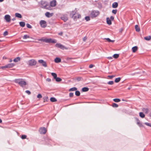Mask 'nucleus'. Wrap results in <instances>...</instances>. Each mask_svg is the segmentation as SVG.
<instances>
[{"instance_id":"79ce46f5","label":"nucleus","mask_w":151,"mask_h":151,"mask_svg":"<svg viewBox=\"0 0 151 151\" xmlns=\"http://www.w3.org/2000/svg\"><path fill=\"white\" fill-rule=\"evenodd\" d=\"M27 136L25 135H22L21 138L22 139H24L26 138Z\"/></svg>"},{"instance_id":"72a5a7b5","label":"nucleus","mask_w":151,"mask_h":151,"mask_svg":"<svg viewBox=\"0 0 151 151\" xmlns=\"http://www.w3.org/2000/svg\"><path fill=\"white\" fill-rule=\"evenodd\" d=\"M113 101L116 102H118L121 101V100L119 99H113Z\"/></svg>"},{"instance_id":"9d476101","label":"nucleus","mask_w":151,"mask_h":151,"mask_svg":"<svg viewBox=\"0 0 151 151\" xmlns=\"http://www.w3.org/2000/svg\"><path fill=\"white\" fill-rule=\"evenodd\" d=\"M39 63L42 64V65L43 66L46 67H47V63L46 62L43 60H38Z\"/></svg>"},{"instance_id":"e433bc0d","label":"nucleus","mask_w":151,"mask_h":151,"mask_svg":"<svg viewBox=\"0 0 151 151\" xmlns=\"http://www.w3.org/2000/svg\"><path fill=\"white\" fill-rule=\"evenodd\" d=\"M29 35H24L23 37V39H26L28 38H29Z\"/></svg>"},{"instance_id":"49530a36","label":"nucleus","mask_w":151,"mask_h":151,"mask_svg":"<svg viewBox=\"0 0 151 151\" xmlns=\"http://www.w3.org/2000/svg\"><path fill=\"white\" fill-rule=\"evenodd\" d=\"M117 12L116 9H113L112 11V13L114 14H116Z\"/></svg>"},{"instance_id":"a878e982","label":"nucleus","mask_w":151,"mask_h":151,"mask_svg":"<svg viewBox=\"0 0 151 151\" xmlns=\"http://www.w3.org/2000/svg\"><path fill=\"white\" fill-rule=\"evenodd\" d=\"M142 111L145 112V113L147 114L148 113L149 110L147 108H143Z\"/></svg>"},{"instance_id":"cd10ccee","label":"nucleus","mask_w":151,"mask_h":151,"mask_svg":"<svg viewBox=\"0 0 151 151\" xmlns=\"http://www.w3.org/2000/svg\"><path fill=\"white\" fill-rule=\"evenodd\" d=\"M144 39L146 40H149L151 39V36H149L145 37H144Z\"/></svg>"},{"instance_id":"052dcab7","label":"nucleus","mask_w":151,"mask_h":151,"mask_svg":"<svg viewBox=\"0 0 151 151\" xmlns=\"http://www.w3.org/2000/svg\"><path fill=\"white\" fill-rule=\"evenodd\" d=\"M107 58L109 59H112V57H107Z\"/></svg>"},{"instance_id":"39448f33","label":"nucleus","mask_w":151,"mask_h":151,"mask_svg":"<svg viewBox=\"0 0 151 151\" xmlns=\"http://www.w3.org/2000/svg\"><path fill=\"white\" fill-rule=\"evenodd\" d=\"M40 4L42 5V8H43L48 9V8L47 7V6H49V3L46 1H41Z\"/></svg>"},{"instance_id":"774afa93","label":"nucleus","mask_w":151,"mask_h":151,"mask_svg":"<svg viewBox=\"0 0 151 151\" xmlns=\"http://www.w3.org/2000/svg\"><path fill=\"white\" fill-rule=\"evenodd\" d=\"M149 116L151 117V111L150 112V114H149Z\"/></svg>"},{"instance_id":"f03ea898","label":"nucleus","mask_w":151,"mask_h":151,"mask_svg":"<svg viewBox=\"0 0 151 151\" xmlns=\"http://www.w3.org/2000/svg\"><path fill=\"white\" fill-rule=\"evenodd\" d=\"M39 41L43 42L46 43H55L57 41L55 39H52L51 38H45V39L41 38L38 39Z\"/></svg>"},{"instance_id":"4d7b16f0","label":"nucleus","mask_w":151,"mask_h":151,"mask_svg":"<svg viewBox=\"0 0 151 151\" xmlns=\"http://www.w3.org/2000/svg\"><path fill=\"white\" fill-rule=\"evenodd\" d=\"M94 65H93V64H90L89 66V68H93V67Z\"/></svg>"},{"instance_id":"864d4df0","label":"nucleus","mask_w":151,"mask_h":151,"mask_svg":"<svg viewBox=\"0 0 151 151\" xmlns=\"http://www.w3.org/2000/svg\"><path fill=\"white\" fill-rule=\"evenodd\" d=\"M115 76L114 75H111V76H108V77H109L110 78H112L115 77Z\"/></svg>"},{"instance_id":"a211bd4d","label":"nucleus","mask_w":151,"mask_h":151,"mask_svg":"<svg viewBox=\"0 0 151 151\" xmlns=\"http://www.w3.org/2000/svg\"><path fill=\"white\" fill-rule=\"evenodd\" d=\"M54 61L56 63H59L61 62V59L57 57L55 59Z\"/></svg>"},{"instance_id":"ddd939ff","label":"nucleus","mask_w":151,"mask_h":151,"mask_svg":"<svg viewBox=\"0 0 151 151\" xmlns=\"http://www.w3.org/2000/svg\"><path fill=\"white\" fill-rule=\"evenodd\" d=\"M4 19L7 22H9L10 21V16L9 15H6L4 17Z\"/></svg>"},{"instance_id":"aec40b11","label":"nucleus","mask_w":151,"mask_h":151,"mask_svg":"<svg viewBox=\"0 0 151 151\" xmlns=\"http://www.w3.org/2000/svg\"><path fill=\"white\" fill-rule=\"evenodd\" d=\"M15 16L16 17L18 18H22V15L18 13H16Z\"/></svg>"},{"instance_id":"20e7f679","label":"nucleus","mask_w":151,"mask_h":151,"mask_svg":"<svg viewBox=\"0 0 151 151\" xmlns=\"http://www.w3.org/2000/svg\"><path fill=\"white\" fill-rule=\"evenodd\" d=\"M99 12L98 11H93L91 13V17L92 18L96 17L99 14Z\"/></svg>"},{"instance_id":"58836bf2","label":"nucleus","mask_w":151,"mask_h":151,"mask_svg":"<svg viewBox=\"0 0 151 151\" xmlns=\"http://www.w3.org/2000/svg\"><path fill=\"white\" fill-rule=\"evenodd\" d=\"M85 19L86 21H88L90 19V17L88 16L86 17H85Z\"/></svg>"},{"instance_id":"1a4fd4ad","label":"nucleus","mask_w":151,"mask_h":151,"mask_svg":"<svg viewBox=\"0 0 151 151\" xmlns=\"http://www.w3.org/2000/svg\"><path fill=\"white\" fill-rule=\"evenodd\" d=\"M39 132L41 134H45L46 132V130L45 127H42L40 128Z\"/></svg>"},{"instance_id":"6e6d98bb","label":"nucleus","mask_w":151,"mask_h":151,"mask_svg":"<svg viewBox=\"0 0 151 151\" xmlns=\"http://www.w3.org/2000/svg\"><path fill=\"white\" fill-rule=\"evenodd\" d=\"M46 80L47 81L50 82L51 81V79L49 78H47L46 79Z\"/></svg>"},{"instance_id":"4468645a","label":"nucleus","mask_w":151,"mask_h":151,"mask_svg":"<svg viewBox=\"0 0 151 151\" xmlns=\"http://www.w3.org/2000/svg\"><path fill=\"white\" fill-rule=\"evenodd\" d=\"M56 0H53L50 2V5L52 7L55 6L56 5Z\"/></svg>"},{"instance_id":"7c9ffc66","label":"nucleus","mask_w":151,"mask_h":151,"mask_svg":"<svg viewBox=\"0 0 151 151\" xmlns=\"http://www.w3.org/2000/svg\"><path fill=\"white\" fill-rule=\"evenodd\" d=\"M121 79V78L120 77L116 78L115 80L114 81L116 83H118L120 81Z\"/></svg>"},{"instance_id":"7ed1b4c3","label":"nucleus","mask_w":151,"mask_h":151,"mask_svg":"<svg viewBox=\"0 0 151 151\" xmlns=\"http://www.w3.org/2000/svg\"><path fill=\"white\" fill-rule=\"evenodd\" d=\"M14 81L15 83H18L21 87L23 86L27 85V83L26 81H24V80L21 78L15 79Z\"/></svg>"},{"instance_id":"bf43d9fd","label":"nucleus","mask_w":151,"mask_h":151,"mask_svg":"<svg viewBox=\"0 0 151 151\" xmlns=\"http://www.w3.org/2000/svg\"><path fill=\"white\" fill-rule=\"evenodd\" d=\"M87 38L86 37H84L83 38V40L84 41H85L87 39Z\"/></svg>"},{"instance_id":"6e6552de","label":"nucleus","mask_w":151,"mask_h":151,"mask_svg":"<svg viewBox=\"0 0 151 151\" xmlns=\"http://www.w3.org/2000/svg\"><path fill=\"white\" fill-rule=\"evenodd\" d=\"M40 24L41 27L43 28H45L46 27V22L44 20H41L40 22Z\"/></svg>"},{"instance_id":"69168bd1","label":"nucleus","mask_w":151,"mask_h":151,"mask_svg":"<svg viewBox=\"0 0 151 151\" xmlns=\"http://www.w3.org/2000/svg\"><path fill=\"white\" fill-rule=\"evenodd\" d=\"M2 122V120L0 118V123H1Z\"/></svg>"},{"instance_id":"473e14b6","label":"nucleus","mask_w":151,"mask_h":151,"mask_svg":"<svg viewBox=\"0 0 151 151\" xmlns=\"http://www.w3.org/2000/svg\"><path fill=\"white\" fill-rule=\"evenodd\" d=\"M119 54H115L113 55V57L114 58H115V59H116L119 57Z\"/></svg>"},{"instance_id":"338daca9","label":"nucleus","mask_w":151,"mask_h":151,"mask_svg":"<svg viewBox=\"0 0 151 151\" xmlns=\"http://www.w3.org/2000/svg\"><path fill=\"white\" fill-rule=\"evenodd\" d=\"M72 58H67V60H68V59H72Z\"/></svg>"},{"instance_id":"c9c22d12","label":"nucleus","mask_w":151,"mask_h":151,"mask_svg":"<svg viewBox=\"0 0 151 151\" xmlns=\"http://www.w3.org/2000/svg\"><path fill=\"white\" fill-rule=\"evenodd\" d=\"M43 99L44 100L43 101L45 102V101H47L48 100V97L47 96H45L43 98Z\"/></svg>"},{"instance_id":"5fc2aeb1","label":"nucleus","mask_w":151,"mask_h":151,"mask_svg":"<svg viewBox=\"0 0 151 151\" xmlns=\"http://www.w3.org/2000/svg\"><path fill=\"white\" fill-rule=\"evenodd\" d=\"M105 39H106L108 42H111V40H110L109 38H106Z\"/></svg>"},{"instance_id":"0e129e2a","label":"nucleus","mask_w":151,"mask_h":151,"mask_svg":"<svg viewBox=\"0 0 151 151\" xmlns=\"http://www.w3.org/2000/svg\"><path fill=\"white\" fill-rule=\"evenodd\" d=\"M114 42V40H111V42Z\"/></svg>"},{"instance_id":"2f4dec72","label":"nucleus","mask_w":151,"mask_h":151,"mask_svg":"<svg viewBox=\"0 0 151 151\" xmlns=\"http://www.w3.org/2000/svg\"><path fill=\"white\" fill-rule=\"evenodd\" d=\"M75 95L77 96H79L80 95V93L79 91H76L75 92Z\"/></svg>"},{"instance_id":"13d9d810","label":"nucleus","mask_w":151,"mask_h":151,"mask_svg":"<svg viewBox=\"0 0 151 151\" xmlns=\"http://www.w3.org/2000/svg\"><path fill=\"white\" fill-rule=\"evenodd\" d=\"M110 19L112 21L113 20H114V17H113V16H111V17H110Z\"/></svg>"},{"instance_id":"de8ad7c7","label":"nucleus","mask_w":151,"mask_h":151,"mask_svg":"<svg viewBox=\"0 0 151 151\" xmlns=\"http://www.w3.org/2000/svg\"><path fill=\"white\" fill-rule=\"evenodd\" d=\"M8 32L7 31H5L4 32L3 35L4 36H5L7 35H8Z\"/></svg>"},{"instance_id":"6ab92c4d","label":"nucleus","mask_w":151,"mask_h":151,"mask_svg":"<svg viewBox=\"0 0 151 151\" xmlns=\"http://www.w3.org/2000/svg\"><path fill=\"white\" fill-rule=\"evenodd\" d=\"M138 47L137 46L133 47L132 48V51L133 52H135L137 50Z\"/></svg>"},{"instance_id":"603ef678","label":"nucleus","mask_w":151,"mask_h":151,"mask_svg":"<svg viewBox=\"0 0 151 151\" xmlns=\"http://www.w3.org/2000/svg\"><path fill=\"white\" fill-rule=\"evenodd\" d=\"M135 119L137 121V124L139 122H140V120H139L137 118H135Z\"/></svg>"},{"instance_id":"8fccbe9b","label":"nucleus","mask_w":151,"mask_h":151,"mask_svg":"<svg viewBox=\"0 0 151 151\" xmlns=\"http://www.w3.org/2000/svg\"><path fill=\"white\" fill-rule=\"evenodd\" d=\"M73 96V93H69V96L72 97Z\"/></svg>"},{"instance_id":"393cba45","label":"nucleus","mask_w":151,"mask_h":151,"mask_svg":"<svg viewBox=\"0 0 151 151\" xmlns=\"http://www.w3.org/2000/svg\"><path fill=\"white\" fill-rule=\"evenodd\" d=\"M50 100L52 102H55L57 101V100L55 98L53 97H51Z\"/></svg>"},{"instance_id":"4c0bfd02","label":"nucleus","mask_w":151,"mask_h":151,"mask_svg":"<svg viewBox=\"0 0 151 151\" xmlns=\"http://www.w3.org/2000/svg\"><path fill=\"white\" fill-rule=\"evenodd\" d=\"M112 106L113 107H117L118 106V105L115 103H113L112 104Z\"/></svg>"},{"instance_id":"4be33fe9","label":"nucleus","mask_w":151,"mask_h":151,"mask_svg":"<svg viewBox=\"0 0 151 151\" xmlns=\"http://www.w3.org/2000/svg\"><path fill=\"white\" fill-rule=\"evenodd\" d=\"M89 88L87 87H84L82 88V91L83 92H86L88 91Z\"/></svg>"},{"instance_id":"a18cd8bd","label":"nucleus","mask_w":151,"mask_h":151,"mask_svg":"<svg viewBox=\"0 0 151 151\" xmlns=\"http://www.w3.org/2000/svg\"><path fill=\"white\" fill-rule=\"evenodd\" d=\"M145 124L146 125L151 127V123H150L148 122H145Z\"/></svg>"},{"instance_id":"5701e85b","label":"nucleus","mask_w":151,"mask_h":151,"mask_svg":"<svg viewBox=\"0 0 151 151\" xmlns=\"http://www.w3.org/2000/svg\"><path fill=\"white\" fill-rule=\"evenodd\" d=\"M19 25L22 27H24L25 25V23L24 22H19Z\"/></svg>"},{"instance_id":"b1692460","label":"nucleus","mask_w":151,"mask_h":151,"mask_svg":"<svg viewBox=\"0 0 151 151\" xmlns=\"http://www.w3.org/2000/svg\"><path fill=\"white\" fill-rule=\"evenodd\" d=\"M20 58L19 57H17L16 58H14V60L13 61L15 62H17L18 61H20Z\"/></svg>"},{"instance_id":"c756f323","label":"nucleus","mask_w":151,"mask_h":151,"mask_svg":"<svg viewBox=\"0 0 151 151\" xmlns=\"http://www.w3.org/2000/svg\"><path fill=\"white\" fill-rule=\"evenodd\" d=\"M51 74L55 79L57 77V75L56 73H51Z\"/></svg>"},{"instance_id":"0eeeda50","label":"nucleus","mask_w":151,"mask_h":151,"mask_svg":"<svg viewBox=\"0 0 151 151\" xmlns=\"http://www.w3.org/2000/svg\"><path fill=\"white\" fill-rule=\"evenodd\" d=\"M29 65L30 66L35 65L37 63V61L34 59H32L28 61Z\"/></svg>"},{"instance_id":"f8f14e48","label":"nucleus","mask_w":151,"mask_h":151,"mask_svg":"<svg viewBox=\"0 0 151 151\" xmlns=\"http://www.w3.org/2000/svg\"><path fill=\"white\" fill-rule=\"evenodd\" d=\"M61 19L65 22H66L68 19V17L66 15H64L61 17Z\"/></svg>"},{"instance_id":"37998d69","label":"nucleus","mask_w":151,"mask_h":151,"mask_svg":"<svg viewBox=\"0 0 151 151\" xmlns=\"http://www.w3.org/2000/svg\"><path fill=\"white\" fill-rule=\"evenodd\" d=\"M83 79L81 77H78L76 78V79L78 81H79L81 80V79Z\"/></svg>"},{"instance_id":"9b49d317","label":"nucleus","mask_w":151,"mask_h":151,"mask_svg":"<svg viewBox=\"0 0 151 151\" xmlns=\"http://www.w3.org/2000/svg\"><path fill=\"white\" fill-rule=\"evenodd\" d=\"M55 47L57 48H60L61 49L63 50L65 48V46L60 43H56L55 45Z\"/></svg>"},{"instance_id":"f3484780","label":"nucleus","mask_w":151,"mask_h":151,"mask_svg":"<svg viewBox=\"0 0 151 151\" xmlns=\"http://www.w3.org/2000/svg\"><path fill=\"white\" fill-rule=\"evenodd\" d=\"M106 22L107 24L110 25L112 24L111 20L109 19V17H107L106 19Z\"/></svg>"},{"instance_id":"2eb2a0df","label":"nucleus","mask_w":151,"mask_h":151,"mask_svg":"<svg viewBox=\"0 0 151 151\" xmlns=\"http://www.w3.org/2000/svg\"><path fill=\"white\" fill-rule=\"evenodd\" d=\"M53 15V13H50L48 12H47L45 13V15L47 17H50Z\"/></svg>"},{"instance_id":"c85d7f7f","label":"nucleus","mask_w":151,"mask_h":151,"mask_svg":"<svg viewBox=\"0 0 151 151\" xmlns=\"http://www.w3.org/2000/svg\"><path fill=\"white\" fill-rule=\"evenodd\" d=\"M77 88L76 87H74L70 88L69 90V91H73L77 90Z\"/></svg>"},{"instance_id":"f704fd0d","label":"nucleus","mask_w":151,"mask_h":151,"mask_svg":"<svg viewBox=\"0 0 151 151\" xmlns=\"http://www.w3.org/2000/svg\"><path fill=\"white\" fill-rule=\"evenodd\" d=\"M55 81L57 82H60L62 81V79L59 77H57L55 79Z\"/></svg>"},{"instance_id":"dca6fc26","label":"nucleus","mask_w":151,"mask_h":151,"mask_svg":"<svg viewBox=\"0 0 151 151\" xmlns=\"http://www.w3.org/2000/svg\"><path fill=\"white\" fill-rule=\"evenodd\" d=\"M118 4L116 2H115L113 3L112 4V7L114 8H116L117 7Z\"/></svg>"},{"instance_id":"a19ab883","label":"nucleus","mask_w":151,"mask_h":151,"mask_svg":"<svg viewBox=\"0 0 151 151\" xmlns=\"http://www.w3.org/2000/svg\"><path fill=\"white\" fill-rule=\"evenodd\" d=\"M26 26L28 28L30 29L32 28V26L28 23H27L26 24Z\"/></svg>"},{"instance_id":"09e8293b","label":"nucleus","mask_w":151,"mask_h":151,"mask_svg":"<svg viewBox=\"0 0 151 151\" xmlns=\"http://www.w3.org/2000/svg\"><path fill=\"white\" fill-rule=\"evenodd\" d=\"M42 95L40 94H39L37 95V98H42Z\"/></svg>"},{"instance_id":"bb28decb","label":"nucleus","mask_w":151,"mask_h":151,"mask_svg":"<svg viewBox=\"0 0 151 151\" xmlns=\"http://www.w3.org/2000/svg\"><path fill=\"white\" fill-rule=\"evenodd\" d=\"M139 116L142 118H144L145 117V115L142 112H140L139 113Z\"/></svg>"},{"instance_id":"c03bdc74","label":"nucleus","mask_w":151,"mask_h":151,"mask_svg":"<svg viewBox=\"0 0 151 151\" xmlns=\"http://www.w3.org/2000/svg\"><path fill=\"white\" fill-rule=\"evenodd\" d=\"M137 124L140 127H143V125L142 124V123L139 122L138 123H137Z\"/></svg>"},{"instance_id":"f257e3e1","label":"nucleus","mask_w":151,"mask_h":151,"mask_svg":"<svg viewBox=\"0 0 151 151\" xmlns=\"http://www.w3.org/2000/svg\"><path fill=\"white\" fill-rule=\"evenodd\" d=\"M77 11L76 9H75L74 10L70 12V17L73 18L74 21L77 20V18L80 19L81 17V15L80 14L77 13Z\"/></svg>"},{"instance_id":"ea45409f","label":"nucleus","mask_w":151,"mask_h":151,"mask_svg":"<svg viewBox=\"0 0 151 151\" xmlns=\"http://www.w3.org/2000/svg\"><path fill=\"white\" fill-rule=\"evenodd\" d=\"M114 83V82L113 81H109L107 83V84L109 85H112Z\"/></svg>"},{"instance_id":"3c124183","label":"nucleus","mask_w":151,"mask_h":151,"mask_svg":"<svg viewBox=\"0 0 151 151\" xmlns=\"http://www.w3.org/2000/svg\"><path fill=\"white\" fill-rule=\"evenodd\" d=\"M25 92L26 93H27V94H28V95H30L31 94V92H30V91H29V90H27L25 91Z\"/></svg>"},{"instance_id":"412c9836","label":"nucleus","mask_w":151,"mask_h":151,"mask_svg":"<svg viewBox=\"0 0 151 151\" xmlns=\"http://www.w3.org/2000/svg\"><path fill=\"white\" fill-rule=\"evenodd\" d=\"M135 28L136 31L137 32H139L140 31V28L137 25H136L135 26Z\"/></svg>"},{"instance_id":"680f3d73","label":"nucleus","mask_w":151,"mask_h":151,"mask_svg":"<svg viewBox=\"0 0 151 151\" xmlns=\"http://www.w3.org/2000/svg\"><path fill=\"white\" fill-rule=\"evenodd\" d=\"M136 73H132L131 74V75L133 76Z\"/></svg>"},{"instance_id":"e2e57ef3","label":"nucleus","mask_w":151,"mask_h":151,"mask_svg":"<svg viewBox=\"0 0 151 151\" xmlns=\"http://www.w3.org/2000/svg\"><path fill=\"white\" fill-rule=\"evenodd\" d=\"M16 19L15 18H13L12 19V20H13V21H14Z\"/></svg>"},{"instance_id":"423d86ee","label":"nucleus","mask_w":151,"mask_h":151,"mask_svg":"<svg viewBox=\"0 0 151 151\" xmlns=\"http://www.w3.org/2000/svg\"><path fill=\"white\" fill-rule=\"evenodd\" d=\"M14 66V64L12 63H9L5 66L1 67L0 68L4 69L6 68H10L13 67Z\"/></svg>"}]
</instances>
